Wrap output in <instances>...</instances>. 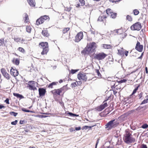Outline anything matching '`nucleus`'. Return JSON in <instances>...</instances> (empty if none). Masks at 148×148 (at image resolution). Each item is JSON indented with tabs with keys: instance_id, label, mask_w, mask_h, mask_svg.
Masks as SVG:
<instances>
[{
	"instance_id": "1",
	"label": "nucleus",
	"mask_w": 148,
	"mask_h": 148,
	"mask_svg": "<svg viewBox=\"0 0 148 148\" xmlns=\"http://www.w3.org/2000/svg\"><path fill=\"white\" fill-rule=\"evenodd\" d=\"M123 140L125 143L127 144L134 143L136 141L135 138L132 137L131 133L126 130L124 135Z\"/></svg>"
},
{
	"instance_id": "2",
	"label": "nucleus",
	"mask_w": 148,
	"mask_h": 148,
	"mask_svg": "<svg viewBox=\"0 0 148 148\" xmlns=\"http://www.w3.org/2000/svg\"><path fill=\"white\" fill-rule=\"evenodd\" d=\"M115 121V120L114 119L108 122L105 125V128L108 130L115 128L117 126L116 122Z\"/></svg>"
},
{
	"instance_id": "3",
	"label": "nucleus",
	"mask_w": 148,
	"mask_h": 148,
	"mask_svg": "<svg viewBox=\"0 0 148 148\" xmlns=\"http://www.w3.org/2000/svg\"><path fill=\"white\" fill-rule=\"evenodd\" d=\"M107 56L106 54L103 52L100 53L95 54L94 56V58L98 60H103Z\"/></svg>"
},
{
	"instance_id": "4",
	"label": "nucleus",
	"mask_w": 148,
	"mask_h": 148,
	"mask_svg": "<svg viewBox=\"0 0 148 148\" xmlns=\"http://www.w3.org/2000/svg\"><path fill=\"white\" fill-rule=\"evenodd\" d=\"M141 28V24L139 22H137L133 25L130 27L131 29L132 30L139 31Z\"/></svg>"
},
{
	"instance_id": "5",
	"label": "nucleus",
	"mask_w": 148,
	"mask_h": 148,
	"mask_svg": "<svg viewBox=\"0 0 148 148\" xmlns=\"http://www.w3.org/2000/svg\"><path fill=\"white\" fill-rule=\"evenodd\" d=\"M77 78L79 80L86 82L87 80V77L86 73L83 72H80L77 75Z\"/></svg>"
},
{
	"instance_id": "6",
	"label": "nucleus",
	"mask_w": 148,
	"mask_h": 148,
	"mask_svg": "<svg viewBox=\"0 0 148 148\" xmlns=\"http://www.w3.org/2000/svg\"><path fill=\"white\" fill-rule=\"evenodd\" d=\"M35 82L34 81H29L27 84V87L29 89L31 90H34L36 89L35 87L34 86Z\"/></svg>"
},
{
	"instance_id": "7",
	"label": "nucleus",
	"mask_w": 148,
	"mask_h": 148,
	"mask_svg": "<svg viewBox=\"0 0 148 148\" xmlns=\"http://www.w3.org/2000/svg\"><path fill=\"white\" fill-rule=\"evenodd\" d=\"M83 36L82 32H80L78 33L75 37V41L77 42H79L83 38Z\"/></svg>"
},
{
	"instance_id": "8",
	"label": "nucleus",
	"mask_w": 148,
	"mask_h": 148,
	"mask_svg": "<svg viewBox=\"0 0 148 148\" xmlns=\"http://www.w3.org/2000/svg\"><path fill=\"white\" fill-rule=\"evenodd\" d=\"M94 52L93 51H92L90 47L88 45H87L86 47L82 51V54H88L92 52Z\"/></svg>"
},
{
	"instance_id": "9",
	"label": "nucleus",
	"mask_w": 148,
	"mask_h": 148,
	"mask_svg": "<svg viewBox=\"0 0 148 148\" xmlns=\"http://www.w3.org/2000/svg\"><path fill=\"white\" fill-rule=\"evenodd\" d=\"M143 45H140V42L137 41L135 47V49L138 51L141 52L143 51Z\"/></svg>"
},
{
	"instance_id": "10",
	"label": "nucleus",
	"mask_w": 148,
	"mask_h": 148,
	"mask_svg": "<svg viewBox=\"0 0 148 148\" xmlns=\"http://www.w3.org/2000/svg\"><path fill=\"white\" fill-rule=\"evenodd\" d=\"M10 73L11 75L15 77L18 75V72L17 70L15 69H13L12 67L11 68L10 70Z\"/></svg>"
},
{
	"instance_id": "11",
	"label": "nucleus",
	"mask_w": 148,
	"mask_h": 148,
	"mask_svg": "<svg viewBox=\"0 0 148 148\" xmlns=\"http://www.w3.org/2000/svg\"><path fill=\"white\" fill-rule=\"evenodd\" d=\"M1 71L4 77L8 79H10L9 75L6 72L5 69H2Z\"/></svg>"
},
{
	"instance_id": "12",
	"label": "nucleus",
	"mask_w": 148,
	"mask_h": 148,
	"mask_svg": "<svg viewBox=\"0 0 148 148\" xmlns=\"http://www.w3.org/2000/svg\"><path fill=\"white\" fill-rule=\"evenodd\" d=\"M40 96H44L46 92V90L43 88H39L38 89Z\"/></svg>"
},
{
	"instance_id": "13",
	"label": "nucleus",
	"mask_w": 148,
	"mask_h": 148,
	"mask_svg": "<svg viewBox=\"0 0 148 148\" xmlns=\"http://www.w3.org/2000/svg\"><path fill=\"white\" fill-rule=\"evenodd\" d=\"M51 92L54 94V96L56 95H60V93L61 92L59 89H55L53 90Z\"/></svg>"
},
{
	"instance_id": "14",
	"label": "nucleus",
	"mask_w": 148,
	"mask_h": 148,
	"mask_svg": "<svg viewBox=\"0 0 148 148\" xmlns=\"http://www.w3.org/2000/svg\"><path fill=\"white\" fill-rule=\"evenodd\" d=\"M96 44L95 42H92L91 43L89 44L88 45L90 47L91 49L94 51L95 49L96 48Z\"/></svg>"
},
{
	"instance_id": "15",
	"label": "nucleus",
	"mask_w": 148,
	"mask_h": 148,
	"mask_svg": "<svg viewBox=\"0 0 148 148\" xmlns=\"http://www.w3.org/2000/svg\"><path fill=\"white\" fill-rule=\"evenodd\" d=\"M39 46L42 49L45 47H48V43L47 42H42L40 43Z\"/></svg>"
},
{
	"instance_id": "16",
	"label": "nucleus",
	"mask_w": 148,
	"mask_h": 148,
	"mask_svg": "<svg viewBox=\"0 0 148 148\" xmlns=\"http://www.w3.org/2000/svg\"><path fill=\"white\" fill-rule=\"evenodd\" d=\"M49 20V18L48 16L47 15H45L44 16L41 17L40 18V19L39 20H41L43 23L45 20H47L48 21Z\"/></svg>"
},
{
	"instance_id": "17",
	"label": "nucleus",
	"mask_w": 148,
	"mask_h": 148,
	"mask_svg": "<svg viewBox=\"0 0 148 148\" xmlns=\"http://www.w3.org/2000/svg\"><path fill=\"white\" fill-rule=\"evenodd\" d=\"M29 5L32 7H34L35 5V2L34 0H27Z\"/></svg>"
},
{
	"instance_id": "18",
	"label": "nucleus",
	"mask_w": 148,
	"mask_h": 148,
	"mask_svg": "<svg viewBox=\"0 0 148 148\" xmlns=\"http://www.w3.org/2000/svg\"><path fill=\"white\" fill-rule=\"evenodd\" d=\"M43 51L41 53L42 55H44L47 54V53L49 51L48 47H45L43 48Z\"/></svg>"
},
{
	"instance_id": "19",
	"label": "nucleus",
	"mask_w": 148,
	"mask_h": 148,
	"mask_svg": "<svg viewBox=\"0 0 148 148\" xmlns=\"http://www.w3.org/2000/svg\"><path fill=\"white\" fill-rule=\"evenodd\" d=\"M42 34L45 36L47 37L49 36L47 30L46 29L42 30Z\"/></svg>"
},
{
	"instance_id": "20",
	"label": "nucleus",
	"mask_w": 148,
	"mask_h": 148,
	"mask_svg": "<svg viewBox=\"0 0 148 148\" xmlns=\"http://www.w3.org/2000/svg\"><path fill=\"white\" fill-rule=\"evenodd\" d=\"M103 47L105 49H109L111 48L112 47V46L110 45L103 44Z\"/></svg>"
},
{
	"instance_id": "21",
	"label": "nucleus",
	"mask_w": 148,
	"mask_h": 148,
	"mask_svg": "<svg viewBox=\"0 0 148 148\" xmlns=\"http://www.w3.org/2000/svg\"><path fill=\"white\" fill-rule=\"evenodd\" d=\"M13 94L14 96L18 98L22 99L24 97H23L22 95H20L18 93H13Z\"/></svg>"
},
{
	"instance_id": "22",
	"label": "nucleus",
	"mask_w": 148,
	"mask_h": 148,
	"mask_svg": "<svg viewBox=\"0 0 148 148\" xmlns=\"http://www.w3.org/2000/svg\"><path fill=\"white\" fill-rule=\"evenodd\" d=\"M119 52L120 55H123V56L125 54L126 56H127L128 53V52L127 51H121L120 52L119 51Z\"/></svg>"
},
{
	"instance_id": "23",
	"label": "nucleus",
	"mask_w": 148,
	"mask_h": 148,
	"mask_svg": "<svg viewBox=\"0 0 148 148\" xmlns=\"http://www.w3.org/2000/svg\"><path fill=\"white\" fill-rule=\"evenodd\" d=\"M58 83V82H53L52 83L50 84H49V85L48 86V87L49 88H53V85H56Z\"/></svg>"
},
{
	"instance_id": "24",
	"label": "nucleus",
	"mask_w": 148,
	"mask_h": 148,
	"mask_svg": "<svg viewBox=\"0 0 148 148\" xmlns=\"http://www.w3.org/2000/svg\"><path fill=\"white\" fill-rule=\"evenodd\" d=\"M106 17V16H100L98 18V20L100 21H103L104 18H105Z\"/></svg>"
},
{
	"instance_id": "25",
	"label": "nucleus",
	"mask_w": 148,
	"mask_h": 148,
	"mask_svg": "<svg viewBox=\"0 0 148 148\" xmlns=\"http://www.w3.org/2000/svg\"><path fill=\"white\" fill-rule=\"evenodd\" d=\"M106 12L107 14L109 16L110 15V14H112V12H111V10L110 9H108L106 10Z\"/></svg>"
},
{
	"instance_id": "26",
	"label": "nucleus",
	"mask_w": 148,
	"mask_h": 148,
	"mask_svg": "<svg viewBox=\"0 0 148 148\" xmlns=\"http://www.w3.org/2000/svg\"><path fill=\"white\" fill-rule=\"evenodd\" d=\"M26 31L29 33L31 32V28L29 26H26Z\"/></svg>"
},
{
	"instance_id": "27",
	"label": "nucleus",
	"mask_w": 148,
	"mask_h": 148,
	"mask_svg": "<svg viewBox=\"0 0 148 148\" xmlns=\"http://www.w3.org/2000/svg\"><path fill=\"white\" fill-rule=\"evenodd\" d=\"M25 22L26 23H27L29 20V18L28 17V16L27 14L25 13Z\"/></svg>"
},
{
	"instance_id": "28",
	"label": "nucleus",
	"mask_w": 148,
	"mask_h": 148,
	"mask_svg": "<svg viewBox=\"0 0 148 148\" xmlns=\"http://www.w3.org/2000/svg\"><path fill=\"white\" fill-rule=\"evenodd\" d=\"M78 84V83L77 82H73L71 84V87H75Z\"/></svg>"
},
{
	"instance_id": "29",
	"label": "nucleus",
	"mask_w": 148,
	"mask_h": 148,
	"mask_svg": "<svg viewBox=\"0 0 148 148\" xmlns=\"http://www.w3.org/2000/svg\"><path fill=\"white\" fill-rule=\"evenodd\" d=\"M117 13H113L112 12V14H110V16L112 18H115L116 16Z\"/></svg>"
},
{
	"instance_id": "30",
	"label": "nucleus",
	"mask_w": 148,
	"mask_h": 148,
	"mask_svg": "<svg viewBox=\"0 0 148 148\" xmlns=\"http://www.w3.org/2000/svg\"><path fill=\"white\" fill-rule=\"evenodd\" d=\"M40 19V18L38 19L36 21V25H40L43 23V22H42L41 20H39Z\"/></svg>"
},
{
	"instance_id": "31",
	"label": "nucleus",
	"mask_w": 148,
	"mask_h": 148,
	"mask_svg": "<svg viewBox=\"0 0 148 148\" xmlns=\"http://www.w3.org/2000/svg\"><path fill=\"white\" fill-rule=\"evenodd\" d=\"M67 114L69 115L70 116H78V115H77L76 114L73 113L71 112H68Z\"/></svg>"
},
{
	"instance_id": "32",
	"label": "nucleus",
	"mask_w": 148,
	"mask_h": 148,
	"mask_svg": "<svg viewBox=\"0 0 148 148\" xmlns=\"http://www.w3.org/2000/svg\"><path fill=\"white\" fill-rule=\"evenodd\" d=\"M69 30V28L67 27L64 28L63 29L62 31L63 33L64 34L66 33L67 31Z\"/></svg>"
},
{
	"instance_id": "33",
	"label": "nucleus",
	"mask_w": 148,
	"mask_h": 148,
	"mask_svg": "<svg viewBox=\"0 0 148 148\" xmlns=\"http://www.w3.org/2000/svg\"><path fill=\"white\" fill-rule=\"evenodd\" d=\"M66 87L65 86H64L60 88L59 89L61 92L63 91H64V92L66 91Z\"/></svg>"
},
{
	"instance_id": "34",
	"label": "nucleus",
	"mask_w": 148,
	"mask_h": 148,
	"mask_svg": "<svg viewBox=\"0 0 148 148\" xmlns=\"http://www.w3.org/2000/svg\"><path fill=\"white\" fill-rule=\"evenodd\" d=\"M10 114L14 116H16L18 114V113L15 112H10Z\"/></svg>"
},
{
	"instance_id": "35",
	"label": "nucleus",
	"mask_w": 148,
	"mask_h": 148,
	"mask_svg": "<svg viewBox=\"0 0 148 148\" xmlns=\"http://www.w3.org/2000/svg\"><path fill=\"white\" fill-rule=\"evenodd\" d=\"M140 86V85H138V86L134 90L133 92H132V94H134V93H135L137 90L138 89V88Z\"/></svg>"
},
{
	"instance_id": "36",
	"label": "nucleus",
	"mask_w": 148,
	"mask_h": 148,
	"mask_svg": "<svg viewBox=\"0 0 148 148\" xmlns=\"http://www.w3.org/2000/svg\"><path fill=\"white\" fill-rule=\"evenodd\" d=\"M133 13L135 15H136L138 14L139 12L137 10L135 9L134 10Z\"/></svg>"
},
{
	"instance_id": "37",
	"label": "nucleus",
	"mask_w": 148,
	"mask_h": 148,
	"mask_svg": "<svg viewBox=\"0 0 148 148\" xmlns=\"http://www.w3.org/2000/svg\"><path fill=\"white\" fill-rule=\"evenodd\" d=\"M4 43V39L3 38L0 39V46L3 45Z\"/></svg>"
},
{
	"instance_id": "38",
	"label": "nucleus",
	"mask_w": 148,
	"mask_h": 148,
	"mask_svg": "<svg viewBox=\"0 0 148 148\" xmlns=\"http://www.w3.org/2000/svg\"><path fill=\"white\" fill-rule=\"evenodd\" d=\"M14 63L17 65H18L19 64V60L18 59H16L15 60Z\"/></svg>"
},
{
	"instance_id": "39",
	"label": "nucleus",
	"mask_w": 148,
	"mask_h": 148,
	"mask_svg": "<svg viewBox=\"0 0 148 148\" xmlns=\"http://www.w3.org/2000/svg\"><path fill=\"white\" fill-rule=\"evenodd\" d=\"M148 102V99L144 100L141 103V104H143L147 103Z\"/></svg>"
},
{
	"instance_id": "40",
	"label": "nucleus",
	"mask_w": 148,
	"mask_h": 148,
	"mask_svg": "<svg viewBox=\"0 0 148 148\" xmlns=\"http://www.w3.org/2000/svg\"><path fill=\"white\" fill-rule=\"evenodd\" d=\"M127 19L130 21H132V17L129 15H127Z\"/></svg>"
},
{
	"instance_id": "41",
	"label": "nucleus",
	"mask_w": 148,
	"mask_h": 148,
	"mask_svg": "<svg viewBox=\"0 0 148 148\" xmlns=\"http://www.w3.org/2000/svg\"><path fill=\"white\" fill-rule=\"evenodd\" d=\"M21 40V39L19 38H14V40L16 42H20Z\"/></svg>"
},
{
	"instance_id": "42",
	"label": "nucleus",
	"mask_w": 148,
	"mask_h": 148,
	"mask_svg": "<svg viewBox=\"0 0 148 148\" xmlns=\"http://www.w3.org/2000/svg\"><path fill=\"white\" fill-rule=\"evenodd\" d=\"M22 110L25 112H30L31 111L28 110H27L25 108H22Z\"/></svg>"
},
{
	"instance_id": "43",
	"label": "nucleus",
	"mask_w": 148,
	"mask_h": 148,
	"mask_svg": "<svg viewBox=\"0 0 148 148\" xmlns=\"http://www.w3.org/2000/svg\"><path fill=\"white\" fill-rule=\"evenodd\" d=\"M105 108L103 106V105H100L99 106V110L101 111Z\"/></svg>"
},
{
	"instance_id": "44",
	"label": "nucleus",
	"mask_w": 148,
	"mask_h": 148,
	"mask_svg": "<svg viewBox=\"0 0 148 148\" xmlns=\"http://www.w3.org/2000/svg\"><path fill=\"white\" fill-rule=\"evenodd\" d=\"M18 49L19 51L22 53H23L25 51L24 49L22 47H19L18 48Z\"/></svg>"
},
{
	"instance_id": "45",
	"label": "nucleus",
	"mask_w": 148,
	"mask_h": 148,
	"mask_svg": "<svg viewBox=\"0 0 148 148\" xmlns=\"http://www.w3.org/2000/svg\"><path fill=\"white\" fill-rule=\"evenodd\" d=\"M79 1L81 3V5L83 6L85 4V1L84 0H79Z\"/></svg>"
},
{
	"instance_id": "46",
	"label": "nucleus",
	"mask_w": 148,
	"mask_h": 148,
	"mask_svg": "<svg viewBox=\"0 0 148 148\" xmlns=\"http://www.w3.org/2000/svg\"><path fill=\"white\" fill-rule=\"evenodd\" d=\"M78 71V70H74V69H72L71 70V73L72 74H73L76 72L77 71Z\"/></svg>"
},
{
	"instance_id": "47",
	"label": "nucleus",
	"mask_w": 148,
	"mask_h": 148,
	"mask_svg": "<svg viewBox=\"0 0 148 148\" xmlns=\"http://www.w3.org/2000/svg\"><path fill=\"white\" fill-rule=\"evenodd\" d=\"M17 122L18 121L17 120H16L15 121L11 122V124L12 125H15L17 124Z\"/></svg>"
},
{
	"instance_id": "48",
	"label": "nucleus",
	"mask_w": 148,
	"mask_h": 148,
	"mask_svg": "<svg viewBox=\"0 0 148 148\" xmlns=\"http://www.w3.org/2000/svg\"><path fill=\"white\" fill-rule=\"evenodd\" d=\"M148 127V125L147 124H144L142 125V128L145 129Z\"/></svg>"
},
{
	"instance_id": "49",
	"label": "nucleus",
	"mask_w": 148,
	"mask_h": 148,
	"mask_svg": "<svg viewBox=\"0 0 148 148\" xmlns=\"http://www.w3.org/2000/svg\"><path fill=\"white\" fill-rule=\"evenodd\" d=\"M127 81V80L126 79H121L119 81V82L120 83H123L126 82Z\"/></svg>"
},
{
	"instance_id": "50",
	"label": "nucleus",
	"mask_w": 148,
	"mask_h": 148,
	"mask_svg": "<svg viewBox=\"0 0 148 148\" xmlns=\"http://www.w3.org/2000/svg\"><path fill=\"white\" fill-rule=\"evenodd\" d=\"M96 72L97 74V75L99 77H101V74H100L99 70H96Z\"/></svg>"
},
{
	"instance_id": "51",
	"label": "nucleus",
	"mask_w": 148,
	"mask_h": 148,
	"mask_svg": "<svg viewBox=\"0 0 148 148\" xmlns=\"http://www.w3.org/2000/svg\"><path fill=\"white\" fill-rule=\"evenodd\" d=\"M71 8L70 7H67L65 8V10H66V11L69 12L71 10Z\"/></svg>"
},
{
	"instance_id": "52",
	"label": "nucleus",
	"mask_w": 148,
	"mask_h": 148,
	"mask_svg": "<svg viewBox=\"0 0 148 148\" xmlns=\"http://www.w3.org/2000/svg\"><path fill=\"white\" fill-rule=\"evenodd\" d=\"M90 32L91 33V34H92L94 35H95V33H96V32H95V31H93L92 30L90 29Z\"/></svg>"
},
{
	"instance_id": "53",
	"label": "nucleus",
	"mask_w": 148,
	"mask_h": 148,
	"mask_svg": "<svg viewBox=\"0 0 148 148\" xmlns=\"http://www.w3.org/2000/svg\"><path fill=\"white\" fill-rule=\"evenodd\" d=\"M121 30L120 29H116L115 30H114V31H115L116 33L117 34H121V32H119V31Z\"/></svg>"
},
{
	"instance_id": "54",
	"label": "nucleus",
	"mask_w": 148,
	"mask_h": 148,
	"mask_svg": "<svg viewBox=\"0 0 148 148\" xmlns=\"http://www.w3.org/2000/svg\"><path fill=\"white\" fill-rule=\"evenodd\" d=\"M141 148H147V145L144 144H142Z\"/></svg>"
},
{
	"instance_id": "55",
	"label": "nucleus",
	"mask_w": 148,
	"mask_h": 148,
	"mask_svg": "<svg viewBox=\"0 0 148 148\" xmlns=\"http://www.w3.org/2000/svg\"><path fill=\"white\" fill-rule=\"evenodd\" d=\"M143 93L142 92H141L138 95V97H139V99H141V97L143 95Z\"/></svg>"
},
{
	"instance_id": "56",
	"label": "nucleus",
	"mask_w": 148,
	"mask_h": 148,
	"mask_svg": "<svg viewBox=\"0 0 148 148\" xmlns=\"http://www.w3.org/2000/svg\"><path fill=\"white\" fill-rule=\"evenodd\" d=\"M99 139H98L96 141V143L95 144V148H97V145L99 142Z\"/></svg>"
},
{
	"instance_id": "57",
	"label": "nucleus",
	"mask_w": 148,
	"mask_h": 148,
	"mask_svg": "<svg viewBox=\"0 0 148 148\" xmlns=\"http://www.w3.org/2000/svg\"><path fill=\"white\" fill-rule=\"evenodd\" d=\"M5 102L7 104H9V99H8L7 98L6 99V100H5Z\"/></svg>"
},
{
	"instance_id": "58",
	"label": "nucleus",
	"mask_w": 148,
	"mask_h": 148,
	"mask_svg": "<svg viewBox=\"0 0 148 148\" xmlns=\"http://www.w3.org/2000/svg\"><path fill=\"white\" fill-rule=\"evenodd\" d=\"M95 125H94L93 126H85V127H86V129H87L88 128H92V127H93L94 126H95Z\"/></svg>"
},
{
	"instance_id": "59",
	"label": "nucleus",
	"mask_w": 148,
	"mask_h": 148,
	"mask_svg": "<svg viewBox=\"0 0 148 148\" xmlns=\"http://www.w3.org/2000/svg\"><path fill=\"white\" fill-rule=\"evenodd\" d=\"M80 129H81V127H76L75 128V130L77 131L79 130Z\"/></svg>"
},
{
	"instance_id": "60",
	"label": "nucleus",
	"mask_w": 148,
	"mask_h": 148,
	"mask_svg": "<svg viewBox=\"0 0 148 148\" xmlns=\"http://www.w3.org/2000/svg\"><path fill=\"white\" fill-rule=\"evenodd\" d=\"M25 122V121L24 120H20V123L21 124H23Z\"/></svg>"
},
{
	"instance_id": "61",
	"label": "nucleus",
	"mask_w": 148,
	"mask_h": 148,
	"mask_svg": "<svg viewBox=\"0 0 148 148\" xmlns=\"http://www.w3.org/2000/svg\"><path fill=\"white\" fill-rule=\"evenodd\" d=\"M105 108L107 107L108 106V104L107 103H105L103 104Z\"/></svg>"
},
{
	"instance_id": "62",
	"label": "nucleus",
	"mask_w": 148,
	"mask_h": 148,
	"mask_svg": "<svg viewBox=\"0 0 148 148\" xmlns=\"http://www.w3.org/2000/svg\"><path fill=\"white\" fill-rule=\"evenodd\" d=\"M5 106H3V105H0V109L2 108H5Z\"/></svg>"
},
{
	"instance_id": "63",
	"label": "nucleus",
	"mask_w": 148,
	"mask_h": 148,
	"mask_svg": "<svg viewBox=\"0 0 148 148\" xmlns=\"http://www.w3.org/2000/svg\"><path fill=\"white\" fill-rule=\"evenodd\" d=\"M60 103L62 106H63L64 105L62 101L60 102Z\"/></svg>"
},
{
	"instance_id": "64",
	"label": "nucleus",
	"mask_w": 148,
	"mask_h": 148,
	"mask_svg": "<svg viewBox=\"0 0 148 148\" xmlns=\"http://www.w3.org/2000/svg\"><path fill=\"white\" fill-rule=\"evenodd\" d=\"M145 71H146V72L147 73H148V71L147 70V67H145Z\"/></svg>"
}]
</instances>
